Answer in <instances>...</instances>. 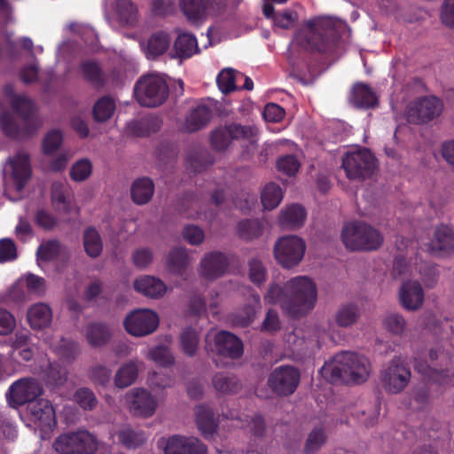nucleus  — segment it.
I'll list each match as a JSON object with an SVG mask.
<instances>
[{
    "mask_svg": "<svg viewBox=\"0 0 454 454\" xmlns=\"http://www.w3.org/2000/svg\"><path fill=\"white\" fill-rule=\"evenodd\" d=\"M264 301L270 304H279L282 310L293 317H301L315 308L317 286L309 277H294L283 286L270 284Z\"/></svg>",
    "mask_w": 454,
    "mask_h": 454,
    "instance_id": "nucleus-1",
    "label": "nucleus"
},
{
    "mask_svg": "<svg viewBox=\"0 0 454 454\" xmlns=\"http://www.w3.org/2000/svg\"><path fill=\"white\" fill-rule=\"evenodd\" d=\"M371 370L367 357L356 352L343 351L325 364L321 374L333 383L360 384L368 380Z\"/></svg>",
    "mask_w": 454,
    "mask_h": 454,
    "instance_id": "nucleus-2",
    "label": "nucleus"
},
{
    "mask_svg": "<svg viewBox=\"0 0 454 454\" xmlns=\"http://www.w3.org/2000/svg\"><path fill=\"white\" fill-rule=\"evenodd\" d=\"M340 239L349 251H374L379 249L384 238L379 230L364 222H350L341 231Z\"/></svg>",
    "mask_w": 454,
    "mask_h": 454,
    "instance_id": "nucleus-3",
    "label": "nucleus"
},
{
    "mask_svg": "<svg viewBox=\"0 0 454 454\" xmlns=\"http://www.w3.org/2000/svg\"><path fill=\"white\" fill-rule=\"evenodd\" d=\"M340 20L330 17H319L306 23L301 43L309 51H325L335 41Z\"/></svg>",
    "mask_w": 454,
    "mask_h": 454,
    "instance_id": "nucleus-4",
    "label": "nucleus"
},
{
    "mask_svg": "<svg viewBox=\"0 0 454 454\" xmlns=\"http://www.w3.org/2000/svg\"><path fill=\"white\" fill-rule=\"evenodd\" d=\"M168 85L166 80L157 74L142 75L135 83L134 97L137 103L145 107L162 105L168 97Z\"/></svg>",
    "mask_w": 454,
    "mask_h": 454,
    "instance_id": "nucleus-5",
    "label": "nucleus"
},
{
    "mask_svg": "<svg viewBox=\"0 0 454 454\" xmlns=\"http://www.w3.org/2000/svg\"><path fill=\"white\" fill-rule=\"evenodd\" d=\"M341 167L349 180L362 181L374 174L377 160L368 149L349 151L343 156Z\"/></svg>",
    "mask_w": 454,
    "mask_h": 454,
    "instance_id": "nucleus-6",
    "label": "nucleus"
},
{
    "mask_svg": "<svg viewBox=\"0 0 454 454\" xmlns=\"http://www.w3.org/2000/svg\"><path fill=\"white\" fill-rule=\"evenodd\" d=\"M305 251V241L295 235L279 238L273 248L275 260L285 269L297 266L302 261Z\"/></svg>",
    "mask_w": 454,
    "mask_h": 454,
    "instance_id": "nucleus-7",
    "label": "nucleus"
},
{
    "mask_svg": "<svg viewBox=\"0 0 454 454\" xmlns=\"http://www.w3.org/2000/svg\"><path fill=\"white\" fill-rule=\"evenodd\" d=\"M7 182L18 192L21 191L32 176L30 154L25 149L17 150L9 156L4 165Z\"/></svg>",
    "mask_w": 454,
    "mask_h": 454,
    "instance_id": "nucleus-8",
    "label": "nucleus"
},
{
    "mask_svg": "<svg viewBox=\"0 0 454 454\" xmlns=\"http://www.w3.org/2000/svg\"><path fill=\"white\" fill-rule=\"evenodd\" d=\"M97 447L96 439L86 430L62 434L53 442L59 454H93Z\"/></svg>",
    "mask_w": 454,
    "mask_h": 454,
    "instance_id": "nucleus-9",
    "label": "nucleus"
},
{
    "mask_svg": "<svg viewBox=\"0 0 454 454\" xmlns=\"http://www.w3.org/2000/svg\"><path fill=\"white\" fill-rule=\"evenodd\" d=\"M206 348L219 356L231 359L243 355V343L233 333L227 331L210 329L206 335Z\"/></svg>",
    "mask_w": 454,
    "mask_h": 454,
    "instance_id": "nucleus-10",
    "label": "nucleus"
},
{
    "mask_svg": "<svg viewBox=\"0 0 454 454\" xmlns=\"http://www.w3.org/2000/svg\"><path fill=\"white\" fill-rule=\"evenodd\" d=\"M442 101L435 96H425L411 102L406 109L411 123L422 124L438 118L443 111Z\"/></svg>",
    "mask_w": 454,
    "mask_h": 454,
    "instance_id": "nucleus-11",
    "label": "nucleus"
},
{
    "mask_svg": "<svg viewBox=\"0 0 454 454\" xmlns=\"http://www.w3.org/2000/svg\"><path fill=\"white\" fill-rule=\"evenodd\" d=\"M411 377V370L401 357L393 358L380 375L383 388L390 394H399L404 390Z\"/></svg>",
    "mask_w": 454,
    "mask_h": 454,
    "instance_id": "nucleus-12",
    "label": "nucleus"
},
{
    "mask_svg": "<svg viewBox=\"0 0 454 454\" xmlns=\"http://www.w3.org/2000/svg\"><path fill=\"white\" fill-rule=\"evenodd\" d=\"M158 314L148 309H135L126 316L123 325L132 336L143 337L153 333L159 325Z\"/></svg>",
    "mask_w": 454,
    "mask_h": 454,
    "instance_id": "nucleus-13",
    "label": "nucleus"
},
{
    "mask_svg": "<svg viewBox=\"0 0 454 454\" xmlns=\"http://www.w3.org/2000/svg\"><path fill=\"white\" fill-rule=\"evenodd\" d=\"M129 411L136 417L150 418L158 407L156 398L145 388L136 387L125 394Z\"/></svg>",
    "mask_w": 454,
    "mask_h": 454,
    "instance_id": "nucleus-14",
    "label": "nucleus"
},
{
    "mask_svg": "<svg viewBox=\"0 0 454 454\" xmlns=\"http://www.w3.org/2000/svg\"><path fill=\"white\" fill-rule=\"evenodd\" d=\"M301 375L299 371L290 365L277 367L270 375L269 386L280 395L293 394L300 382Z\"/></svg>",
    "mask_w": 454,
    "mask_h": 454,
    "instance_id": "nucleus-15",
    "label": "nucleus"
},
{
    "mask_svg": "<svg viewBox=\"0 0 454 454\" xmlns=\"http://www.w3.org/2000/svg\"><path fill=\"white\" fill-rule=\"evenodd\" d=\"M27 417L43 434L52 432L57 425L55 410L50 401L40 399L27 406Z\"/></svg>",
    "mask_w": 454,
    "mask_h": 454,
    "instance_id": "nucleus-16",
    "label": "nucleus"
},
{
    "mask_svg": "<svg viewBox=\"0 0 454 454\" xmlns=\"http://www.w3.org/2000/svg\"><path fill=\"white\" fill-rule=\"evenodd\" d=\"M43 394L41 384L33 378H23L15 381L10 387L7 399L13 405H23L26 403H35Z\"/></svg>",
    "mask_w": 454,
    "mask_h": 454,
    "instance_id": "nucleus-17",
    "label": "nucleus"
},
{
    "mask_svg": "<svg viewBox=\"0 0 454 454\" xmlns=\"http://www.w3.org/2000/svg\"><path fill=\"white\" fill-rule=\"evenodd\" d=\"M206 445L197 437L175 434L164 448L165 454H207Z\"/></svg>",
    "mask_w": 454,
    "mask_h": 454,
    "instance_id": "nucleus-18",
    "label": "nucleus"
},
{
    "mask_svg": "<svg viewBox=\"0 0 454 454\" xmlns=\"http://www.w3.org/2000/svg\"><path fill=\"white\" fill-rule=\"evenodd\" d=\"M228 260L226 256L220 252H211L206 254L201 259L198 273L200 278L206 280H215L222 277L227 270Z\"/></svg>",
    "mask_w": 454,
    "mask_h": 454,
    "instance_id": "nucleus-19",
    "label": "nucleus"
},
{
    "mask_svg": "<svg viewBox=\"0 0 454 454\" xmlns=\"http://www.w3.org/2000/svg\"><path fill=\"white\" fill-rule=\"evenodd\" d=\"M427 251L435 255L454 252V231L444 224L436 226L427 244Z\"/></svg>",
    "mask_w": 454,
    "mask_h": 454,
    "instance_id": "nucleus-20",
    "label": "nucleus"
},
{
    "mask_svg": "<svg viewBox=\"0 0 454 454\" xmlns=\"http://www.w3.org/2000/svg\"><path fill=\"white\" fill-rule=\"evenodd\" d=\"M399 301L407 310L419 309L424 301V290L420 283L416 280L403 282L399 289Z\"/></svg>",
    "mask_w": 454,
    "mask_h": 454,
    "instance_id": "nucleus-21",
    "label": "nucleus"
},
{
    "mask_svg": "<svg viewBox=\"0 0 454 454\" xmlns=\"http://www.w3.org/2000/svg\"><path fill=\"white\" fill-rule=\"evenodd\" d=\"M134 289L151 299H160L165 295L168 287L160 278L144 275L135 279L133 283Z\"/></svg>",
    "mask_w": 454,
    "mask_h": 454,
    "instance_id": "nucleus-22",
    "label": "nucleus"
},
{
    "mask_svg": "<svg viewBox=\"0 0 454 454\" xmlns=\"http://www.w3.org/2000/svg\"><path fill=\"white\" fill-rule=\"evenodd\" d=\"M3 95L12 108L26 121L32 116L35 111L33 101L25 95L16 94L12 85L6 84L3 88Z\"/></svg>",
    "mask_w": 454,
    "mask_h": 454,
    "instance_id": "nucleus-23",
    "label": "nucleus"
},
{
    "mask_svg": "<svg viewBox=\"0 0 454 454\" xmlns=\"http://www.w3.org/2000/svg\"><path fill=\"white\" fill-rule=\"evenodd\" d=\"M144 363L138 360H129L123 364L115 372L114 386L118 388H126L131 386L137 379L138 372Z\"/></svg>",
    "mask_w": 454,
    "mask_h": 454,
    "instance_id": "nucleus-24",
    "label": "nucleus"
},
{
    "mask_svg": "<svg viewBox=\"0 0 454 454\" xmlns=\"http://www.w3.org/2000/svg\"><path fill=\"white\" fill-rule=\"evenodd\" d=\"M361 317V310L357 304L347 302L340 305L336 309L333 320L341 328H351L356 325Z\"/></svg>",
    "mask_w": 454,
    "mask_h": 454,
    "instance_id": "nucleus-25",
    "label": "nucleus"
},
{
    "mask_svg": "<svg viewBox=\"0 0 454 454\" xmlns=\"http://www.w3.org/2000/svg\"><path fill=\"white\" fill-rule=\"evenodd\" d=\"M27 317L33 329H43L51 325L53 315L49 305L39 302L28 309Z\"/></svg>",
    "mask_w": 454,
    "mask_h": 454,
    "instance_id": "nucleus-26",
    "label": "nucleus"
},
{
    "mask_svg": "<svg viewBox=\"0 0 454 454\" xmlns=\"http://www.w3.org/2000/svg\"><path fill=\"white\" fill-rule=\"evenodd\" d=\"M114 15L121 26L134 27L138 21V11L130 0H116L113 4Z\"/></svg>",
    "mask_w": 454,
    "mask_h": 454,
    "instance_id": "nucleus-27",
    "label": "nucleus"
},
{
    "mask_svg": "<svg viewBox=\"0 0 454 454\" xmlns=\"http://www.w3.org/2000/svg\"><path fill=\"white\" fill-rule=\"evenodd\" d=\"M306 219L305 209L296 204L286 207L280 211L279 224L286 229H297L303 225Z\"/></svg>",
    "mask_w": 454,
    "mask_h": 454,
    "instance_id": "nucleus-28",
    "label": "nucleus"
},
{
    "mask_svg": "<svg viewBox=\"0 0 454 454\" xmlns=\"http://www.w3.org/2000/svg\"><path fill=\"white\" fill-rule=\"evenodd\" d=\"M211 118V110L204 105H200L194 107L187 115L184 129L187 132L200 130L207 125Z\"/></svg>",
    "mask_w": 454,
    "mask_h": 454,
    "instance_id": "nucleus-29",
    "label": "nucleus"
},
{
    "mask_svg": "<svg viewBox=\"0 0 454 454\" xmlns=\"http://www.w3.org/2000/svg\"><path fill=\"white\" fill-rule=\"evenodd\" d=\"M195 414L197 427L200 434L206 438L212 436L216 431L218 424L211 409L200 405L196 407Z\"/></svg>",
    "mask_w": 454,
    "mask_h": 454,
    "instance_id": "nucleus-30",
    "label": "nucleus"
},
{
    "mask_svg": "<svg viewBox=\"0 0 454 454\" xmlns=\"http://www.w3.org/2000/svg\"><path fill=\"white\" fill-rule=\"evenodd\" d=\"M192 263V259L184 248L172 249L166 259L168 270L177 275H183Z\"/></svg>",
    "mask_w": 454,
    "mask_h": 454,
    "instance_id": "nucleus-31",
    "label": "nucleus"
},
{
    "mask_svg": "<svg viewBox=\"0 0 454 454\" xmlns=\"http://www.w3.org/2000/svg\"><path fill=\"white\" fill-rule=\"evenodd\" d=\"M51 202L58 211L67 214L73 210L68 186L61 182H55L51 185Z\"/></svg>",
    "mask_w": 454,
    "mask_h": 454,
    "instance_id": "nucleus-32",
    "label": "nucleus"
},
{
    "mask_svg": "<svg viewBox=\"0 0 454 454\" xmlns=\"http://www.w3.org/2000/svg\"><path fill=\"white\" fill-rule=\"evenodd\" d=\"M350 101L357 107L370 108L377 104V98L367 84L359 82L352 88Z\"/></svg>",
    "mask_w": 454,
    "mask_h": 454,
    "instance_id": "nucleus-33",
    "label": "nucleus"
},
{
    "mask_svg": "<svg viewBox=\"0 0 454 454\" xmlns=\"http://www.w3.org/2000/svg\"><path fill=\"white\" fill-rule=\"evenodd\" d=\"M171 38L165 32H156L153 34L146 43V56L148 59H155L156 57L165 53L169 48Z\"/></svg>",
    "mask_w": 454,
    "mask_h": 454,
    "instance_id": "nucleus-34",
    "label": "nucleus"
},
{
    "mask_svg": "<svg viewBox=\"0 0 454 454\" xmlns=\"http://www.w3.org/2000/svg\"><path fill=\"white\" fill-rule=\"evenodd\" d=\"M154 192V185L149 178H139L136 180L131 187V197L133 201L138 205H144L150 201Z\"/></svg>",
    "mask_w": 454,
    "mask_h": 454,
    "instance_id": "nucleus-35",
    "label": "nucleus"
},
{
    "mask_svg": "<svg viewBox=\"0 0 454 454\" xmlns=\"http://www.w3.org/2000/svg\"><path fill=\"white\" fill-rule=\"evenodd\" d=\"M181 11L191 21L205 19L208 13L204 0H179Z\"/></svg>",
    "mask_w": 454,
    "mask_h": 454,
    "instance_id": "nucleus-36",
    "label": "nucleus"
},
{
    "mask_svg": "<svg viewBox=\"0 0 454 454\" xmlns=\"http://www.w3.org/2000/svg\"><path fill=\"white\" fill-rule=\"evenodd\" d=\"M215 389L223 395H233L238 393L242 385L234 375L217 373L213 378Z\"/></svg>",
    "mask_w": 454,
    "mask_h": 454,
    "instance_id": "nucleus-37",
    "label": "nucleus"
},
{
    "mask_svg": "<svg viewBox=\"0 0 454 454\" xmlns=\"http://www.w3.org/2000/svg\"><path fill=\"white\" fill-rule=\"evenodd\" d=\"M283 190L275 183H269L264 186L261 193V200L264 209L276 208L283 200Z\"/></svg>",
    "mask_w": 454,
    "mask_h": 454,
    "instance_id": "nucleus-38",
    "label": "nucleus"
},
{
    "mask_svg": "<svg viewBox=\"0 0 454 454\" xmlns=\"http://www.w3.org/2000/svg\"><path fill=\"white\" fill-rule=\"evenodd\" d=\"M118 438L122 445L130 449L141 446L147 440V436L143 431L134 429L129 426L123 427L118 432Z\"/></svg>",
    "mask_w": 454,
    "mask_h": 454,
    "instance_id": "nucleus-39",
    "label": "nucleus"
},
{
    "mask_svg": "<svg viewBox=\"0 0 454 454\" xmlns=\"http://www.w3.org/2000/svg\"><path fill=\"white\" fill-rule=\"evenodd\" d=\"M174 48L178 57L189 58L198 51V43L193 35L184 33L176 39Z\"/></svg>",
    "mask_w": 454,
    "mask_h": 454,
    "instance_id": "nucleus-40",
    "label": "nucleus"
},
{
    "mask_svg": "<svg viewBox=\"0 0 454 454\" xmlns=\"http://www.w3.org/2000/svg\"><path fill=\"white\" fill-rule=\"evenodd\" d=\"M83 246L86 254L96 258L100 255L103 250V241L98 231L94 228H88L83 234Z\"/></svg>",
    "mask_w": 454,
    "mask_h": 454,
    "instance_id": "nucleus-41",
    "label": "nucleus"
},
{
    "mask_svg": "<svg viewBox=\"0 0 454 454\" xmlns=\"http://www.w3.org/2000/svg\"><path fill=\"white\" fill-rule=\"evenodd\" d=\"M261 299L257 294H252L250 301L246 305L243 310L238 313L234 318L233 323L239 326H247L253 322L256 310L260 309Z\"/></svg>",
    "mask_w": 454,
    "mask_h": 454,
    "instance_id": "nucleus-42",
    "label": "nucleus"
},
{
    "mask_svg": "<svg viewBox=\"0 0 454 454\" xmlns=\"http://www.w3.org/2000/svg\"><path fill=\"white\" fill-rule=\"evenodd\" d=\"M43 380L52 387L62 386L67 380V371L59 364L49 362L43 370Z\"/></svg>",
    "mask_w": 454,
    "mask_h": 454,
    "instance_id": "nucleus-43",
    "label": "nucleus"
},
{
    "mask_svg": "<svg viewBox=\"0 0 454 454\" xmlns=\"http://www.w3.org/2000/svg\"><path fill=\"white\" fill-rule=\"evenodd\" d=\"M85 336L91 346L100 347L109 340L110 331L102 324H91L87 326Z\"/></svg>",
    "mask_w": 454,
    "mask_h": 454,
    "instance_id": "nucleus-44",
    "label": "nucleus"
},
{
    "mask_svg": "<svg viewBox=\"0 0 454 454\" xmlns=\"http://www.w3.org/2000/svg\"><path fill=\"white\" fill-rule=\"evenodd\" d=\"M200 333L192 327L184 329L180 333V347L182 351L189 356H193L199 348Z\"/></svg>",
    "mask_w": 454,
    "mask_h": 454,
    "instance_id": "nucleus-45",
    "label": "nucleus"
},
{
    "mask_svg": "<svg viewBox=\"0 0 454 454\" xmlns=\"http://www.w3.org/2000/svg\"><path fill=\"white\" fill-rule=\"evenodd\" d=\"M264 229V223L262 220H243L238 224L239 235L247 240H251L262 236Z\"/></svg>",
    "mask_w": 454,
    "mask_h": 454,
    "instance_id": "nucleus-46",
    "label": "nucleus"
},
{
    "mask_svg": "<svg viewBox=\"0 0 454 454\" xmlns=\"http://www.w3.org/2000/svg\"><path fill=\"white\" fill-rule=\"evenodd\" d=\"M115 101L108 96L102 97L94 105L93 116L97 121H106L115 111Z\"/></svg>",
    "mask_w": 454,
    "mask_h": 454,
    "instance_id": "nucleus-47",
    "label": "nucleus"
},
{
    "mask_svg": "<svg viewBox=\"0 0 454 454\" xmlns=\"http://www.w3.org/2000/svg\"><path fill=\"white\" fill-rule=\"evenodd\" d=\"M233 140L230 125L221 126L211 133V145L215 151H224Z\"/></svg>",
    "mask_w": 454,
    "mask_h": 454,
    "instance_id": "nucleus-48",
    "label": "nucleus"
},
{
    "mask_svg": "<svg viewBox=\"0 0 454 454\" xmlns=\"http://www.w3.org/2000/svg\"><path fill=\"white\" fill-rule=\"evenodd\" d=\"M233 139L247 141L254 149L257 142L258 130L254 126L230 124Z\"/></svg>",
    "mask_w": 454,
    "mask_h": 454,
    "instance_id": "nucleus-49",
    "label": "nucleus"
},
{
    "mask_svg": "<svg viewBox=\"0 0 454 454\" xmlns=\"http://www.w3.org/2000/svg\"><path fill=\"white\" fill-rule=\"evenodd\" d=\"M414 368L419 373L425 376L429 380L439 384H445L448 382L449 375L447 373L432 368L426 362L416 361Z\"/></svg>",
    "mask_w": 454,
    "mask_h": 454,
    "instance_id": "nucleus-50",
    "label": "nucleus"
},
{
    "mask_svg": "<svg viewBox=\"0 0 454 454\" xmlns=\"http://www.w3.org/2000/svg\"><path fill=\"white\" fill-rule=\"evenodd\" d=\"M0 127L2 131L10 137L17 138L22 133L14 115L7 111L0 114Z\"/></svg>",
    "mask_w": 454,
    "mask_h": 454,
    "instance_id": "nucleus-51",
    "label": "nucleus"
},
{
    "mask_svg": "<svg viewBox=\"0 0 454 454\" xmlns=\"http://www.w3.org/2000/svg\"><path fill=\"white\" fill-rule=\"evenodd\" d=\"M92 173V163L89 159H81L75 161L70 168V177L74 182H82L88 179Z\"/></svg>",
    "mask_w": 454,
    "mask_h": 454,
    "instance_id": "nucleus-52",
    "label": "nucleus"
},
{
    "mask_svg": "<svg viewBox=\"0 0 454 454\" xmlns=\"http://www.w3.org/2000/svg\"><path fill=\"white\" fill-rule=\"evenodd\" d=\"M383 325L387 331L396 335H401L406 331V321L400 314L393 313L386 316Z\"/></svg>",
    "mask_w": 454,
    "mask_h": 454,
    "instance_id": "nucleus-53",
    "label": "nucleus"
},
{
    "mask_svg": "<svg viewBox=\"0 0 454 454\" xmlns=\"http://www.w3.org/2000/svg\"><path fill=\"white\" fill-rule=\"evenodd\" d=\"M220 90L229 93L236 90L235 71L232 68H225L220 72L216 79Z\"/></svg>",
    "mask_w": 454,
    "mask_h": 454,
    "instance_id": "nucleus-54",
    "label": "nucleus"
},
{
    "mask_svg": "<svg viewBox=\"0 0 454 454\" xmlns=\"http://www.w3.org/2000/svg\"><path fill=\"white\" fill-rule=\"evenodd\" d=\"M63 141V135L58 129L49 131L43 140V150L45 154H51L57 151Z\"/></svg>",
    "mask_w": 454,
    "mask_h": 454,
    "instance_id": "nucleus-55",
    "label": "nucleus"
},
{
    "mask_svg": "<svg viewBox=\"0 0 454 454\" xmlns=\"http://www.w3.org/2000/svg\"><path fill=\"white\" fill-rule=\"evenodd\" d=\"M60 252V245L56 240L43 242L37 249V257L42 261H51Z\"/></svg>",
    "mask_w": 454,
    "mask_h": 454,
    "instance_id": "nucleus-56",
    "label": "nucleus"
},
{
    "mask_svg": "<svg viewBox=\"0 0 454 454\" xmlns=\"http://www.w3.org/2000/svg\"><path fill=\"white\" fill-rule=\"evenodd\" d=\"M326 435L322 428H314L309 434L305 444V451L311 453L319 450L325 442Z\"/></svg>",
    "mask_w": 454,
    "mask_h": 454,
    "instance_id": "nucleus-57",
    "label": "nucleus"
},
{
    "mask_svg": "<svg viewBox=\"0 0 454 454\" xmlns=\"http://www.w3.org/2000/svg\"><path fill=\"white\" fill-rule=\"evenodd\" d=\"M29 298V293L24 284L23 278H20L8 291L6 301L12 302H22Z\"/></svg>",
    "mask_w": 454,
    "mask_h": 454,
    "instance_id": "nucleus-58",
    "label": "nucleus"
},
{
    "mask_svg": "<svg viewBox=\"0 0 454 454\" xmlns=\"http://www.w3.org/2000/svg\"><path fill=\"white\" fill-rule=\"evenodd\" d=\"M300 162L294 155H286L278 159L277 161V168L279 172L287 175H295L300 168Z\"/></svg>",
    "mask_w": 454,
    "mask_h": 454,
    "instance_id": "nucleus-59",
    "label": "nucleus"
},
{
    "mask_svg": "<svg viewBox=\"0 0 454 454\" xmlns=\"http://www.w3.org/2000/svg\"><path fill=\"white\" fill-rule=\"evenodd\" d=\"M248 265V276L250 280L255 285H261L262 283H263L266 279L267 274L263 263L260 260L253 258L249 261Z\"/></svg>",
    "mask_w": 454,
    "mask_h": 454,
    "instance_id": "nucleus-60",
    "label": "nucleus"
},
{
    "mask_svg": "<svg viewBox=\"0 0 454 454\" xmlns=\"http://www.w3.org/2000/svg\"><path fill=\"white\" fill-rule=\"evenodd\" d=\"M74 400L84 410H92L97 405L94 393L86 387L80 388L75 392Z\"/></svg>",
    "mask_w": 454,
    "mask_h": 454,
    "instance_id": "nucleus-61",
    "label": "nucleus"
},
{
    "mask_svg": "<svg viewBox=\"0 0 454 454\" xmlns=\"http://www.w3.org/2000/svg\"><path fill=\"white\" fill-rule=\"evenodd\" d=\"M298 20V14L294 11L285 10L275 14L273 17L274 25L283 29L293 27Z\"/></svg>",
    "mask_w": 454,
    "mask_h": 454,
    "instance_id": "nucleus-62",
    "label": "nucleus"
},
{
    "mask_svg": "<svg viewBox=\"0 0 454 454\" xmlns=\"http://www.w3.org/2000/svg\"><path fill=\"white\" fill-rule=\"evenodd\" d=\"M148 358L162 366H168L174 363V357L168 348L162 346L152 348L149 351Z\"/></svg>",
    "mask_w": 454,
    "mask_h": 454,
    "instance_id": "nucleus-63",
    "label": "nucleus"
},
{
    "mask_svg": "<svg viewBox=\"0 0 454 454\" xmlns=\"http://www.w3.org/2000/svg\"><path fill=\"white\" fill-rule=\"evenodd\" d=\"M22 278L29 294L41 295L44 293L45 280L43 278L30 273Z\"/></svg>",
    "mask_w": 454,
    "mask_h": 454,
    "instance_id": "nucleus-64",
    "label": "nucleus"
}]
</instances>
